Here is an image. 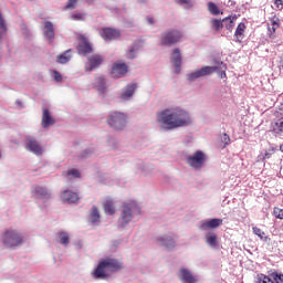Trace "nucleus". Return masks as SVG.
<instances>
[{"label":"nucleus","mask_w":283,"mask_h":283,"mask_svg":"<svg viewBox=\"0 0 283 283\" xmlns=\"http://www.w3.org/2000/svg\"><path fill=\"white\" fill-rule=\"evenodd\" d=\"M157 123H159L164 129H178V127L191 125V116L189 112L185 111L182 107L175 106L157 113Z\"/></svg>","instance_id":"1"},{"label":"nucleus","mask_w":283,"mask_h":283,"mask_svg":"<svg viewBox=\"0 0 283 283\" xmlns=\"http://www.w3.org/2000/svg\"><path fill=\"white\" fill-rule=\"evenodd\" d=\"M120 269H123V262L112 258L103 259L92 272V276L95 280H107L112 273H116Z\"/></svg>","instance_id":"2"},{"label":"nucleus","mask_w":283,"mask_h":283,"mask_svg":"<svg viewBox=\"0 0 283 283\" xmlns=\"http://www.w3.org/2000/svg\"><path fill=\"white\" fill-rule=\"evenodd\" d=\"M216 66H203L187 75L188 81H196V78H202V76H209L217 72L220 78H227V64L224 62H214Z\"/></svg>","instance_id":"3"},{"label":"nucleus","mask_w":283,"mask_h":283,"mask_svg":"<svg viewBox=\"0 0 283 283\" xmlns=\"http://www.w3.org/2000/svg\"><path fill=\"white\" fill-rule=\"evenodd\" d=\"M25 242V237L17 229H7L2 233V244L6 249H17V247H21Z\"/></svg>","instance_id":"4"},{"label":"nucleus","mask_w":283,"mask_h":283,"mask_svg":"<svg viewBox=\"0 0 283 283\" xmlns=\"http://www.w3.org/2000/svg\"><path fill=\"white\" fill-rule=\"evenodd\" d=\"M182 32L176 29L167 30L161 33L160 36V45L164 48H171V45H176V43H180L182 41Z\"/></svg>","instance_id":"5"},{"label":"nucleus","mask_w":283,"mask_h":283,"mask_svg":"<svg viewBox=\"0 0 283 283\" xmlns=\"http://www.w3.org/2000/svg\"><path fill=\"white\" fill-rule=\"evenodd\" d=\"M107 124L116 132L127 127V115L120 112H113L108 115Z\"/></svg>","instance_id":"6"},{"label":"nucleus","mask_w":283,"mask_h":283,"mask_svg":"<svg viewBox=\"0 0 283 283\" xmlns=\"http://www.w3.org/2000/svg\"><path fill=\"white\" fill-rule=\"evenodd\" d=\"M186 163L189 167H192V169L200 171V169L205 167V163H207V155H205L202 150H197L186 157Z\"/></svg>","instance_id":"7"},{"label":"nucleus","mask_w":283,"mask_h":283,"mask_svg":"<svg viewBox=\"0 0 283 283\" xmlns=\"http://www.w3.org/2000/svg\"><path fill=\"white\" fill-rule=\"evenodd\" d=\"M129 72V66L125 62H115L111 70L112 78H123Z\"/></svg>","instance_id":"8"},{"label":"nucleus","mask_w":283,"mask_h":283,"mask_svg":"<svg viewBox=\"0 0 283 283\" xmlns=\"http://www.w3.org/2000/svg\"><path fill=\"white\" fill-rule=\"evenodd\" d=\"M24 145L25 149L32 154H35V156H41V154H43V147H41V144L34 137L28 136Z\"/></svg>","instance_id":"9"},{"label":"nucleus","mask_w":283,"mask_h":283,"mask_svg":"<svg viewBox=\"0 0 283 283\" xmlns=\"http://www.w3.org/2000/svg\"><path fill=\"white\" fill-rule=\"evenodd\" d=\"M77 52H78V54H83L84 56H86V54H92V52H94V48L92 46V43L84 35L80 36Z\"/></svg>","instance_id":"10"},{"label":"nucleus","mask_w":283,"mask_h":283,"mask_svg":"<svg viewBox=\"0 0 283 283\" xmlns=\"http://www.w3.org/2000/svg\"><path fill=\"white\" fill-rule=\"evenodd\" d=\"M103 55L101 54H93L91 56L87 57V65L85 66V72H92L94 70H96V67H101V65L103 64Z\"/></svg>","instance_id":"11"},{"label":"nucleus","mask_w":283,"mask_h":283,"mask_svg":"<svg viewBox=\"0 0 283 283\" xmlns=\"http://www.w3.org/2000/svg\"><path fill=\"white\" fill-rule=\"evenodd\" d=\"M222 219H207L200 222L199 229L200 231H209L211 229H218V227H222Z\"/></svg>","instance_id":"12"},{"label":"nucleus","mask_w":283,"mask_h":283,"mask_svg":"<svg viewBox=\"0 0 283 283\" xmlns=\"http://www.w3.org/2000/svg\"><path fill=\"white\" fill-rule=\"evenodd\" d=\"M132 207L129 205H124L122 210V216L118 219L119 227H127L132 222Z\"/></svg>","instance_id":"13"},{"label":"nucleus","mask_w":283,"mask_h":283,"mask_svg":"<svg viewBox=\"0 0 283 283\" xmlns=\"http://www.w3.org/2000/svg\"><path fill=\"white\" fill-rule=\"evenodd\" d=\"M102 39L104 41H116V39H120V31L118 29L104 28L102 30Z\"/></svg>","instance_id":"14"},{"label":"nucleus","mask_w":283,"mask_h":283,"mask_svg":"<svg viewBox=\"0 0 283 283\" xmlns=\"http://www.w3.org/2000/svg\"><path fill=\"white\" fill-rule=\"evenodd\" d=\"M172 64L176 67V74L180 73V67L182 65V54L180 53V49H174L171 54Z\"/></svg>","instance_id":"15"},{"label":"nucleus","mask_w":283,"mask_h":283,"mask_svg":"<svg viewBox=\"0 0 283 283\" xmlns=\"http://www.w3.org/2000/svg\"><path fill=\"white\" fill-rule=\"evenodd\" d=\"M156 242L159 247H165V249H174L176 247V240H174L171 235L158 237Z\"/></svg>","instance_id":"16"},{"label":"nucleus","mask_w":283,"mask_h":283,"mask_svg":"<svg viewBox=\"0 0 283 283\" xmlns=\"http://www.w3.org/2000/svg\"><path fill=\"white\" fill-rule=\"evenodd\" d=\"M137 87H138V84H136V83L126 85V87L122 92L119 98L122 101H129V98H132V96H134V92H136Z\"/></svg>","instance_id":"17"},{"label":"nucleus","mask_w":283,"mask_h":283,"mask_svg":"<svg viewBox=\"0 0 283 283\" xmlns=\"http://www.w3.org/2000/svg\"><path fill=\"white\" fill-rule=\"evenodd\" d=\"M63 202H69V205H74V202H78V193L72 190H65L62 193Z\"/></svg>","instance_id":"18"},{"label":"nucleus","mask_w":283,"mask_h":283,"mask_svg":"<svg viewBox=\"0 0 283 283\" xmlns=\"http://www.w3.org/2000/svg\"><path fill=\"white\" fill-rule=\"evenodd\" d=\"M180 280L182 283H196V276L187 268L180 269Z\"/></svg>","instance_id":"19"},{"label":"nucleus","mask_w":283,"mask_h":283,"mask_svg":"<svg viewBox=\"0 0 283 283\" xmlns=\"http://www.w3.org/2000/svg\"><path fill=\"white\" fill-rule=\"evenodd\" d=\"M44 36L49 43H54V24L50 21L44 23Z\"/></svg>","instance_id":"20"},{"label":"nucleus","mask_w":283,"mask_h":283,"mask_svg":"<svg viewBox=\"0 0 283 283\" xmlns=\"http://www.w3.org/2000/svg\"><path fill=\"white\" fill-rule=\"evenodd\" d=\"M54 123H55V120L52 117V114H50V109L43 108L42 127H44V129H48V127H50V125H54Z\"/></svg>","instance_id":"21"},{"label":"nucleus","mask_w":283,"mask_h":283,"mask_svg":"<svg viewBox=\"0 0 283 283\" xmlns=\"http://www.w3.org/2000/svg\"><path fill=\"white\" fill-rule=\"evenodd\" d=\"M245 30H247V24H244V22H241L238 24L237 30L234 32V39L237 43H242V40L244 39Z\"/></svg>","instance_id":"22"},{"label":"nucleus","mask_w":283,"mask_h":283,"mask_svg":"<svg viewBox=\"0 0 283 283\" xmlns=\"http://www.w3.org/2000/svg\"><path fill=\"white\" fill-rule=\"evenodd\" d=\"M72 61V49H69L56 56V63L60 65H65V63H70Z\"/></svg>","instance_id":"23"},{"label":"nucleus","mask_w":283,"mask_h":283,"mask_svg":"<svg viewBox=\"0 0 283 283\" xmlns=\"http://www.w3.org/2000/svg\"><path fill=\"white\" fill-rule=\"evenodd\" d=\"M272 134L274 136H283V117L272 123Z\"/></svg>","instance_id":"24"},{"label":"nucleus","mask_w":283,"mask_h":283,"mask_svg":"<svg viewBox=\"0 0 283 283\" xmlns=\"http://www.w3.org/2000/svg\"><path fill=\"white\" fill-rule=\"evenodd\" d=\"M222 21H223L224 28H227L231 32L233 28H235V21H238V15L233 14V15L227 17Z\"/></svg>","instance_id":"25"},{"label":"nucleus","mask_w":283,"mask_h":283,"mask_svg":"<svg viewBox=\"0 0 283 283\" xmlns=\"http://www.w3.org/2000/svg\"><path fill=\"white\" fill-rule=\"evenodd\" d=\"M277 28H280V18H277V15H272V19L270 20L268 30L270 32V34H275V30H277Z\"/></svg>","instance_id":"26"},{"label":"nucleus","mask_w":283,"mask_h":283,"mask_svg":"<svg viewBox=\"0 0 283 283\" xmlns=\"http://www.w3.org/2000/svg\"><path fill=\"white\" fill-rule=\"evenodd\" d=\"M104 211L108 216H114V213H116V207L114 206V199H107L104 202Z\"/></svg>","instance_id":"27"},{"label":"nucleus","mask_w":283,"mask_h":283,"mask_svg":"<svg viewBox=\"0 0 283 283\" xmlns=\"http://www.w3.org/2000/svg\"><path fill=\"white\" fill-rule=\"evenodd\" d=\"M107 83L105 82V76H98L95 78V88L97 92L104 93L107 90Z\"/></svg>","instance_id":"28"},{"label":"nucleus","mask_w":283,"mask_h":283,"mask_svg":"<svg viewBox=\"0 0 283 283\" xmlns=\"http://www.w3.org/2000/svg\"><path fill=\"white\" fill-rule=\"evenodd\" d=\"M90 220H91L92 224H97V222H101V212L98 211V208H96V206L92 207Z\"/></svg>","instance_id":"29"},{"label":"nucleus","mask_w":283,"mask_h":283,"mask_svg":"<svg viewBox=\"0 0 283 283\" xmlns=\"http://www.w3.org/2000/svg\"><path fill=\"white\" fill-rule=\"evenodd\" d=\"M206 242L209 247H212V249H216V247H218V234L216 233L206 234Z\"/></svg>","instance_id":"30"},{"label":"nucleus","mask_w":283,"mask_h":283,"mask_svg":"<svg viewBox=\"0 0 283 283\" xmlns=\"http://www.w3.org/2000/svg\"><path fill=\"white\" fill-rule=\"evenodd\" d=\"M252 232L254 233V235H258V238H260V240H262L263 242H269V235H266V232H264L262 229L253 227Z\"/></svg>","instance_id":"31"},{"label":"nucleus","mask_w":283,"mask_h":283,"mask_svg":"<svg viewBox=\"0 0 283 283\" xmlns=\"http://www.w3.org/2000/svg\"><path fill=\"white\" fill-rule=\"evenodd\" d=\"M8 32V25H6V19H3V14L0 11V41L3 39V34Z\"/></svg>","instance_id":"32"},{"label":"nucleus","mask_w":283,"mask_h":283,"mask_svg":"<svg viewBox=\"0 0 283 283\" xmlns=\"http://www.w3.org/2000/svg\"><path fill=\"white\" fill-rule=\"evenodd\" d=\"M35 193L36 196H40L41 198H50V192L48 191V188L38 186L35 187Z\"/></svg>","instance_id":"33"},{"label":"nucleus","mask_w":283,"mask_h":283,"mask_svg":"<svg viewBox=\"0 0 283 283\" xmlns=\"http://www.w3.org/2000/svg\"><path fill=\"white\" fill-rule=\"evenodd\" d=\"M212 30H216V32H220L224 28V23L222 20L213 19L211 21Z\"/></svg>","instance_id":"34"},{"label":"nucleus","mask_w":283,"mask_h":283,"mask_svg":"<svg viewBox=\"0 0 283 283\" xmlns=\"http://www.w3.org/2000/svg\"><path fill=\"white\" fill-rule=\"evenodd\" d=\"M60 243L63 244V247H67L70 244V234L67 232H59Z\"/></svg>","instance_id":"35"},{"label":"nucleus","mask_w":283,"mask_h":283,"mask_svg":"<svg viewBox=\"0 0 283 283\" xmlns=\"http://www.w3.org/2000/svg\"><path fill=\"white\" fill-rule=\"evenodd\" d=\"M273 154H275V148H270L269 151H265L264 155H259L258 160H261L262 163H264V160H269V158H271Z\"/></svg>","instance_id":"36"},{"label":"nucleus","mask_w":283,"mask_h":283,"mask_svg":"<svg viewBox=\"0 0 283 283\" xmlns=\"http://www.w3.org/2000/svg\"><path fill=\"white\" fill-rule=\"evenodd\" d=\"M208 10H209V13L213 14L214 17H217V14H220V9L213 2H208Z\"/></svg>","instance_id":"37"},{"label":"nucleus","mask_w":283,"mask_h":283,"mask_svg":"<svg viewBox=\"0 0 283 283\" xmlns=\"http://www.w3.org/2000/svg\"><path fill=\"white\" fill-rule=\"evenodd\" d=\"M85 13L78 11H75L71 14L72 21H85Z\"/></svg>","instance_id":"38"},{"label":"nucleus","mask_w":283,"mask_h":283,"mask_svg":"<svg viewBox=\"0 0 283 283\" xmlns=\"http://www.w3.org/2000/svg\"><path fill=\"white\" fill-rule=\"evenodd\" d=\"M78 0H67L64 7V10H75Z\"/></svg>","instance_id":"39"},{"label":"nucleus","mask_w":283,"mask_h":283,"mask_svg":"<svg viewBox=\"0 0 283 283\" xmlns=\"http://www.w3.org/2000/svg\"><path fill=\"white\" fill-rule=\"evenodd\" d=\"M273 216H274L277 220H283V209H282V208L274 207V209H273Z\"/></svg>","instance_id":"40"},{"label":"nucleus","mask_w":283,"mask_h":283,"mask_svg":"<svg viewBox=\"0 0 283 283\" xmlns=\"http://www.w3.org/2000/svg\"><path fill=\"white\" fill-rule=\"evenodd\" d=\"M67 176H73V178H78L81 176V171H78V169H71L67 171Z\"/></svg>","instance_id":"41"},{"label":"nucleus","mask_w":283,"mask_h":283,"mask_svg":"<svg viewBox=\"0 0 283 283\" xmlns=\"http://www.w3.org/2000/svg\"><path fill=\"white\" fill-rule=\"evenodd\" d=\"M271 275L276 283H283V274L273 273Z\"/></svg>","instance_id":"42"},{"label":"nucleus","mask_w":283,"mask_h":283,"mask_svg":"<svg viewBox=\"0 0 283 283\" xmlns=\"http://www.w3.org/2000/svg\"><path fill=\"white\" fill-rule=\"evenodd\" d=\"M53 78L56 83H61V81H63V75H61L59 71H53Z\"/></svg>","instance_id":"43"},{"label":"nucleus","mask_w":283,"mask_h":283,"mask_svg":"<svg viewBox=\"0 0 283 283\" xmlns=\"http://www.w3.org/2000/svg\"><path fill=\"white\" fill-rule=\"evenodd\" d=\"M221 143H223L224 147H227V145L231 143V137H229L227 134H223Z\"/></svg>","instance_id":"44"},{"label":"nucleus","mask_w":283,"mask_h":283,"mask_svg":"<svg viewBox=\"0 0 283 283\" xmlns=\"http://www.w3.org/2000/svg\"><path fill=\"white\" fill-rule=\"evenodd\" d=\"M178 3L191 6V0H178Z\"/></svg>","instance_id":"45"},{"label":"nucleus","mask_w":283,"mask_h":283,"mask_svg":"<svg viewBox=\"0 0 283 283\" xmlns=\"http://www.w3.org/2000/svg\"><path fill=\"white\" fill-rule=\"evenodd\" d=\"M135 50H136V49H134V48H132V49L129 50L130 59H136V55L134 54Z\"/></svg>","instance_id":"46"},{"label":"nucleus","mask_w":283,"mask_h":283,"mask_svg":"<svg viewBox=\"0 0 283 283\" xmlns=\"http://www.w3.org/2000/svg\"><path fill=\"white\" fill-rule=\"evenodd\" d=\"M276 6H283V0H275Z\"/></svg>","instance_id":"47"},{"label":"nucleus","mask_w":283,"mask_h":283,"mask_svg":"<svg viewBox=\"0 0 283 283\" xmlns=\"http://www.w3.org/2000/svg\"><path fill=\"white\" fill-rule=\"evenodd\" d=\"M148 23H150V24L154 23V19L149 18Z\"/></svg>","instance_id":"48"},{"label":"nucleus","mask_w":283,"mask_h":283,"mask_svg":"<svg viewBox=\"0 0 283 283\" xmlns=\"http://www.w3.org/2000/svg\"><path fill=\"white\" fill-rule=\"evenodd\" d=\"M92 3H94V0H91Z\"/></svg>","instance_id":"49"},{"label":"nucleus","mask_w":283,"mask_h":283,"mask_svg":"<svg viewBox=\"0 0 283 283\" xmlns=\"http://www.w3.org/2000/svg\"><path fill=\"white\" fill-rule=\"evenodd\" d=\"M0 158H1V153H0Z\"/></svg>","instance_id":"50"}]
</instances>
